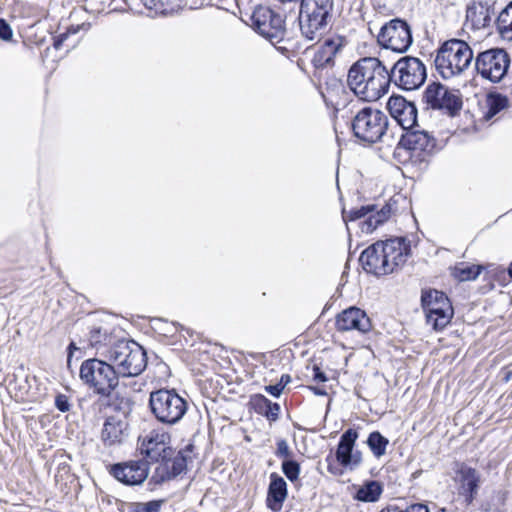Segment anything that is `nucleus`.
Instances as JSON below:
<instances>
[{"instance_id": "nucleus-1", "label": "nucleus", "mask_w": 512, "mask_h": 512, "mask_svg": "<svg viewBox=\"0 0 512 512\" xmlns=\"http://www.w3.org/2000/svg\"><path fill=\"white\" fill-rule=\"evenodd\" d=\"M347 84L361 100L376 101L388 91L389 70L378 58H361L350 67Z\"/></svg>"}, {"instance_id": "nucleus-2", "label": "nucleus", "mask_w": 512, "mask_h": 512, "mask_svg": "<svg viewBox=\"0 0 512 512\" xmlns=\"http://www.w3.org/2000/svg\"><path fill=\"white\" fill-rule=\"evenodd\" d=\"M473 58V51L465 41L450 39L437 50L434 63L437 72L444 79H450L467 70Z\"/></svg>"}, {"instance_id": "nucleus-3", "label": "nucleus", "mask_w": 512, "mask_h": 512, "mask_svg": "<svg viewBox=\"0 0 512 512\" xmlns=\"http://www.w3.org/2000/svg\"><path fill=\"white\" fill-rule=\"evenodd\" d=\"M106 357L115 367L118 377L137 376L147 363L145 351L134 341H118L108 349Z\"/></svg>"}, {"instance_id": "nucleus-4", "label": "nucleus", "mask_w": 512, "mask_h": 512, "mask_svg": "<svg viewBox=\"0 0 512 512\" xmlns=\"http://www.w3.org/2000/svg\"><path fill=\"white\" fill-rule=\"evenodd\" d=\"M80 379L94 393L104 397L110 396L119 383L115 367L96 358L85 360L81 364Z\"/></svg>"}, {"instance_id": "nucleus-5", "label": "nucleus", "mask_w": 512, "mask_h": 512, "mask_svg": "<svg viewBox=\"0 0 512 512\" xmlns=\"http://www.w3.org/2000/svg\"><path fill=\"white\" fill-rule=\"evenodd\" d=\"M149 407L157 421L171 426L182 420L188 403L175 389L162 388L150 393Z\"/></svg>"}, {"instance_id": "nucleus-6", "label": "nucleus", "mask_w": 512, "mask_h": 512, "mask_svg": "<svg viewBox=\"0 0 512 512\" xmlns=\"http://www.w3.org/2000/svg\"><path fill=\"white\" fill-rule=\"evenodd\" d=\"M333 9L332 0H301L299 22L305 38L315 40L323 34Z\"/></svg>"}, {"instance_id": "nucleus-7", "label": "nucleus", "mask_w": 512, "mask_h": 512, "mask_svg": "<svg viewBox=\"0 0 512 512\" xmlns=\"http://www.w3.org/2000/svg\"><path fill=\"white\" fill-rule=\"evenodd\" d=\"M388 127L387 115L376 108L364 107L353 118L354 135L368 143H375L382 138Z\"/></svg>"}, {"instance_id": "nucleus-8", "label": "nucleus", "mask_w": 512, "mask_h": 512, "mask_svg": "<svg viewBox=\"0 0 512 512\" xmlns=\"http://www.w3.org/2000/svg\"><path fill=\"white\" fill-rule=\"evenodd\" d=\"M475 69L478 75L491 83H499L507 75L511 58L502 48H490L475 56Z\"/></svg>"}, {"instance_id": "nucleus-9", "label": "nucleus", "mask_w": 512, "mask_h": 512, "mask_svg": "<svg viewBox=\"0 0 512 512\" xmlns=\"http://www.w3.org/2000/svg\"><path fill=\"white\" fill-rule=\"evenodd\" d=\"M426 67L423 62L411 56L400 58L389 71L390 82L403 90L418 89L426 80Z\"/></svg>"}, {"instance_id": "nucleus-10", "label": "nucleus", "mask_w": 512, "mask_h": 512, "mask_svg": "<svg viewBox=\"0 0 512 512\" xmlns=\"http://www.w3.org/2000/svg\"><path fill=\"white\" fill-rule=\"evenodd\" d=\"M421 302L427 323L435 330H442L450 323L453 317V308L443 292L438 290L425 291L422 293Z\"/></svg>"}, {"instance_id": "nucleus-11", "label": "nucleus", "mask_w": 512, "mask_h": 512, "mask_svg": "<svg viewBox=\"0 0 512 512\" xmlns=\"http://www.w3.org/2000/svg\"><path fill=\"white\" fill-rule=\"evenodd\" d=\"M377 40L385 49L397 53H404L412 44L411 29L407 22L395 18L382 26Z\"/></svg>"}, {"instance_id": "nucleus-12", "label": "nucleus", "mask_w": 512, "mask_h": 512, "mask_svg": "<svg viewBox=\"0 0 512 512\" xmlns=\"http://www.w3.org/2000/svg\"><path fill=\"white\" fill-rule=\"evenodd\" d=\"M398 202V198H391L389 202L380 210L374 212V205H366L360 208H354L350 211L343 210V220L355 221L367 217L361 222V230L363 233H372L380 224L385 222L392 213L396 212L394 205Z\"/></svg>"}, {"instance_id": "nucleus-13", "label": "nucleus", "mask_w": 512, "mask_h": 512, "mask_svg": "<svg viewBox=\"0 0 512 512\" xmlns=\"http://www.w3.org/2000/svg\"><path fill=\"white\" fill-rule=\"evenodd\" d=\"M251 26L271 42H279L284 34V20L268 7L258 6L251 15Z\"/></svg>"}, {"instance_id": "nucleus-14", "label": "nucleus", "mask_w": 512, "mask_h": 512, "mask_svg": "<svg viewBox=\"0 0 512 512\" xmlns=\"http://www.w3.org/2000/svg\"><path fill=\"white\" fill-rule=\"evenodd\" d=\"M424 100L433 109L444 110L453 116L461 109L460 97L441 83L433 82L426 87Z\"/></svg>"}, {"instance_id": "nucleus-15", "label": "nucleus", "mask_w": 512, "mask_h": 512, "mask_svg": "<svg viewBox=\"0 0 512 512\" xmlns=\"http://www.w3.org/2000/svg\"><path fill=\"white\" fill-rule=\"evenodd\" d=\"M109 473L125 485H140L149 475V463L146 460H130L116 463L110 467Z\"/></svg>"}, {"instance_id": "nucleus-16", "label": "nucleus", "mask_w": 512, "mask_h": 512, "mask_svg": "<svg viewBox=\"0 0 512 512\" xmlns=\"http://www.w3.org/2000/svg\"><path fill=\"white\" fill-rule=\"evenodd\" d=\"M387 108L393 119L406 131L415 127L417 122V108L414 103L402 96H391Z\"/></svg>"}, {"instance_id": "nucleus-17", "label": "nucleus", "mask_w": 512, "mask_h": 512, "mask_svg": "<svg viewBox=\"0 0 512 512\" xmlns=\"http://www.w3.org/2000/svg\"><path fill=\"white\" fill-rule=\"evenodd\" d=\"M168 443L169 435L167 433L152 430L140 439L139 450L142 455L152 461H160L161 458H166L168 452L171 451Z\"/></svg>"}, {"instance_id": "nucleus-18", "label": "nucleus", "mask_w": 512, "mask_h": 512, "mask_svg": "<svg viewBox=\"0 0 512 512\" xmlns=\"http://www.w3.org/2000/svg\"><path fill=\"white\" fill-rule=\"evenodd\" d=\"M335 324L337 330L342 332L355 330L360 333H367L372 327L366 312L354 306L339 313Z\"/></svg>"}, {"instance_id": "nucleus-19", "label": "nucleus", "mask_w": 512, "mask_h": 512, "mask_svg": "<svg viewBox=\"0 0 512 512\" xmlns=\"http://www.w3.org/2000/svg\"><path fill=\"white\" fill-rule=\"evenodd\" d=\"M378 243L383 253L382 257L387 260L388 268H391V273L406 262L410 246L405 238H392L378 241Z\"/></svg>"}, {"instance_id": "nucleus-20", "label": "nucleus", "mask_w": 512, "mask_h": 512, "mask_svg": "<svg viewBox=\"0 0 512 512\" xmlns=\"http://www.w3.org/2000/svg\"><path fill=\"white\" fill-rule=\"evenodd\" d=\"M128 437V423L124 418L109 416L101 431V441L106 447L122 445Z\"/></svg>"}, {"instance_id": "nucleus-21", "label": "nucleus", "mask_w": 512, "mask_h": 512, "mask_svg": "<svg viewBox=\"0 0 512 512\" xmlns=\"http://www.w3.org/2000/svg\"><path fill=\"white\" fill-rule=\"evenodd\" d=\"M400 143L412 153L418 155H428L433 152L436 147V140L427 131L416 130L414 128L408 130L402 136Z\"/></svg>"}, {"instance_id": "nucleus-22", "label": "nucleus", "mask_w": 512, "mask_h": 512, "mask_svg": "<svg viewBox=\"0 0 512 512\" xmlns=\"http://www.w3.org/2000/svg\"><path fill=\"white\" fill-rule=\"evenodd\" d=\"M161 461L155 468L151 477L154 484H162L163 482L174 479L186 470L187 461L182 453H178L173 458H161Z\"/></svg>"}, {"instance_id": "nucleus-23", "label": "nucleus", "mask_w": 512, "mask_h": 512, "mask_svg": "<svg viewBox=\"0 0 512 512\" xmlns=\"http://www.w3.org/2000/svg\"><path fill=\"white\" fill-rule=\"evenodd\" d=\"M382 255L380 245L376 242L361 253L359 261L366 272L377 276L387 275L391 273V268H388L387 260Z\"/></svg>"}, {"instance_id": "nucleus-24", "label": "nucleus", "mask_w": 512, "mask_h": 512, "mask_svg": "<svg viewBox=\"0 0 512 512\" xmlns=\"http://www.w3.org/2000/svg\"><path fill=\"white\" fill-rule=\"evenodd\" d=\"M357 438L358 434L353 429L346 430L340 438L336 459L344 467L357 466L361 462L360 453H352Z\"/></svg>"}, {"instance_id": "nucleus-25", "label": "nucleus", "mask_w": 512, "mask_h": 512, "mask_svg": "<svg viewBox=\"0 0 512 512\" xmlns=\"http://www.w3.org/2000/svg\"><path fill=\"white\" fill-rule=\"evenodd\" d=\"M457 475L459 494L464 496L467 504H470L477 495L480 484V474L476 469L462 464L457 470Z\"/></svg>"}, {"instance_id": "nucleus-26", "label": "nucleus", "mask_w": 512, "mask_h": 512, "mask_svg": "<svg viewBox=\"0 0 512 512\" xmlns=\"http://www.w3.org/2000/svg\"><path fill=\"white\" fill-rule=\"evenodd\" d=\"M287 483L283 477L279 476L277 473H272L270 475V483L268 487L267 494V506L272 511H280L283 502L287 498Z\"/></svg>"}, {"instance_id": "nucleus-27", "label": "nucleus", "mask_w": 512, "mask_h": 512, "mask_svg": "<svg viewBox=\"0 0 512 512\" xmlns=\"http://www.w3.org/2000/svg\"><path fill=\"white\" fill-rule=\"evenodd\" d=\"M342 46L343 41L339 36L325 38L315 54V62L321 66L332 63Z\"/></svg>"}, {"instance_id": "nucleus-28", "label": "nucleus", "mask_w": 512, "mask_h": 512, "mask_svg": "<svg viewBox=\"0 0 512 512\" xmlns=\"http://www.w3.org/2000/svg\"><path fill=\"white\" fill-rule=\"evenodd\" d=\"M466 18L474 29H482L491 22L490 10L482 3H473L467 7Z\"/></svg>"}, {"instance_id": "nucleus-29", "label": "nucleus", "mask_w": 512, "mask_h": 512, "mask_svg": "<svg viewBox=\"0 0 512 512\" xmlns=\"http://www.w3.org/2000/svg\"><path fill=\"white\" fill-rule=\"evenodd\" d=\"M143 5L154 10L155 13L168 14L173 13L180 8L186 7L184 0H141Z\"/></svg>"}, {"instance_id": "nucleus-30", "label": "nucleus", "mask_w": 512, "mask_h": 512, "mask_svg": "<svg viewBox=\"0 0 512 512\" xmlns=\"http://www.w3.org/2000/svg\"><path fill=\"white\" fill-rule=\"evenodd\" d=\"M508 106V99L499 93H491L486 100L487 111L484 118L486 120L492 119L496 114Z\"/></svg>"}, {"instance_id": "nucleus-31", "label": "nucleus", "mask_w": 512, "mask_h": 512, "mask_svg": "<svg viewBox=\"0 0 512 512\" xmlns=\"http://www.w3.org/2000/svg\"><path fill=\"white\" fill-rule=\"evenodd\" d=\"M497 28L502 38L512 40V4L503 9L497 18Z\"/></svg>"}, {"instance_id": "nucleus-32", "label": "nucleus", "mask_w": 512, "mask_h": 512, "mask_svg": "<svg viewBox=\"0 0 512 512\" xmlns=\"http://www.w3.org/2000/svg\"><path fill=\"white\" fill-rule=\"evenodd\" d=\"M382 493V487L377 481H369L358 489L356 498L363 502L377 501Z\"/></svg>"}, {"instance_id": "nucleus-33", "label": "nucleus", "mask_w": 512, "mask_h": 512, "mask_svg": "<svg viewBox=\"0 0 512 512\" xmlns=\"http://www.w3.org/2000/svg\"><path fill=\"white\" fill-rule=\"evenodd\" d=\"M367 444L372 451L373 455L377 458H380L386 453V448L389 444L387 438L381 435L378 431H374L370 433Z\"/></svg>"}, {"instance_id": "nucleus-34", "label": "nucleus", "mask_w": 512, "mask_h": 512, "mask_svg": "<svg viewBox=\"0 0 512 512\" xmlns=\"http://www.w3.org/2000/svg\"><path fill=\"white\" fill-rule=\"evenodd\" d=\"M482 267L479 265H461L455 268V277L459 281H470L476 279L481 273Z\"/></svg>"}, {"instance_id": "nucleus-35", "label": "nucleus", "mask_w": 512, "mask_h": 512, "mask_svg": "<svg viewBox=\"0 0 512 512\" xmlns=\"http://www.w3.org/2000/svg\"><path fill=\"white\" fill-rule=\"evenodd\" d=\"M163 503V500L132 503L129 507V512H159Z\"/></svg>"}, {"instance_id": "nucleus-36", "label": "nucleus", "mask_w": 512, "mask_h": 512, "mask_svg": "<svg viewBox=\"0 0 512 512\" xmlns=\"http://www.w3.org/2000/svg\"><path fill=\"white\" fill-rule=\"evenodd\" d=\"M282 471L290 481H295L299 477L300 466L296 461L284 460L282 463Z\"/></svg>"}, {"instance_id": "nucleus-37", "label": "nucleus", "mask_w": 512, "mask_h": 512, "mask_svg": "<svg viewBox=\"0 0 512 512\" xmlns=\"http://www.w3.org/2000/svg\"><path fill=\"white\" fill-rule=\"evenodd\" d=\"M107 339V330H103L101 327H94L90 331L89 341L93 347L105 342Z\"/></svg>"}, {"instance_id": "nucleus-38", "label": "nucleus", "mask_w": 512, "mask_h": 512, "mask_svg": "<svg viewBox=\"0 0 512 512\" xmlns=\"http://www.w3.org/2000/svg\"><path fill=\"white\" fill-rule=\"evenodd\" d=\"M55 406L61 412H67L70 410L69 399L66 395L59 394L55 398Z\"/></svg>"}, {"instance_id": "nucleus-39", "label": "nucleus", "mask_w": 512, "mask_h": 512, "mask_svg": "<svg viewBox=\"0 0 512 512\" xmlns=\"http://www.w3.org/2000/svg\"><path fill=\"white\" fill-rule=\"evenodd\" d=\"M12 35L13 33L10 25L4 19H0V38L7 41L12 38Z\"/></svg>"}, {"instance_id": "nucleus-40", "label": "nucleus", "mask_w": 512, "mask_h": 512, "mask_svg": "<svg viewBox=\"0 0 512 512\" xmlns=\"http://www.w3.org/2000/svg\"><path fill=\"white\" fill-rule=\"evenodd\" d=\"M276 455L278 457L287 458L290 456V449L285 440H279L277 442V451Z\"/></svg>"}, {"instance_id": "nucleus-41", "label": "nucleus", "mask_w": 512, "mask_h": 512, "mask_svg": "<svg viewBox=\"0 0 512 512\" xmlns=\"http://www.w3.org/2000/svg\"><path fill=\"white\" fill-rule=\"evenodd\" d=\"M186 7L190 9H199L206 5H211V0H184Z\"/></svg>"}, {"instance_id": "nucleus-42", "label": "nucleus", "mask_w": 512, "mask_h": 512, "mask_svg": "<svg viewBox=\"0 0 512 512\" xmlns=\"http://www.w3.org/2000/svg\"><path fill=\"white\" fill-rule=\"evenodd\" d=\"M268 408L269 410L266 413L267 417L275 420L280 410L279 405L277 403L272 404L271 402H268Z\"/></svg>"}, {"instance_id": "nucleus-43", "label": "nucleus", "mask_w": 512, "mask_h": 512, "mask_svg": "<svg viewBox=\"0 0 512 512\" xmlns=\"http://www.w3.org/2000/svg\"><path fill=\"white\" fill-rule=\"evenodd\" d=\"M265 390L274 397H279L283 391L282 386L278 383L275 385H268L265 387Z\"/></svg>"}, {"instance_id": "nucleus-44", "label": "nucleus", "mask_w": 512, "mask_h": 512, "mask_svg": "<svg viewBox=\"0 0 512 512\" xmlns=\"http://www.w3.org/2000/svg\"><path fill=\"white\" fill-rule=\"evenodd\" d=\"M314 379L320 382H325L327 380L326 375L322 372L318 367L314 368Z\"/></svg>"}, {"instance_id": "nucleus-45", "label": "nucleus", "mask_w": 512, "mask_h": 512, "mask_svg": "<svg viewBox=\"0 0 512 512\" xmlns=\"http://www.w3.org/2000/svg\"><path fill=\"white\" fill-rule=\"evenodd\" d=\"M290 381H291V377L288 374H284L281 376L278 384L282 386V389H284L285 386L290 383Z\"/></svg>"}, {"instance_id": "nucleus-46", "label": "nucleus", "mask_w": 512, "mask_h": 512, "mask_svg": "<svg viewBox=\"0 0 512 512\" xmlns=\"http://www.w3.org/2000/svg\"><path fill=\"white\" fill-rule=\"evenodd\" d=\"M67 38V33L61 34L54 42V47L59 49L63 43V41Z\"/></svg>"}, {"instance_id": "nucleus-47", "label": "nucleus", "mask_w": 512, "mask_h": 512, "mask_svg": "<svg viewBox=\"0 0 512 512\" xmlns=\"http://www.w3.org/2000/svg\"><path fill=\"white\" fill-rule=\"evenodd\" d=\"M311 390H313V392L316 395H326V391L324 389L317 388V387H311Z\"/></svg>"}, {"instance_id": "nucleus-48", "label": "nucleus", "mask_w": 512, "mask_h": 512, "mask_svg": "<svg viewBox=\"0 0 512 512\" xmlns=\"http://www.w3.org/2000/svg\"><path fill=\"white\" fill-rule=\"evenodd\" d=\"M122 404H124V410H123V415L125 416L128 412H129V401L126 400V401H121Z\"/></svg>"}, {"instance_id": "nucleus-49", "label": "nucleus", "mask_w": 512, "mask_h": 512, "mask_svg": "<svg viewBox=\"0 0 512 512\" xmlns=\"http://www.w3.org/2000/svg\"><path fill=\"white\" fill-rule=\"evenodd\" d=\"M79 28H80V26H77L76 28L72 27V28H70V29L68 30V33H73V34H75V33H77V32H78Z\"/></svg>"}, {"instance_id": "nucleus-50", "label": "nucleus", "mask_w": 512, "mask_h": 512, "mask_svg": "<svg viewBox=\"0 0 512 512\" xmlns=\"http://www.w3.org/2000/svg\"><path fill=\"white\" fill-rule=\"evenodd\" d=\"M508 274L512 278V263L510 264V266L508 268Z\"/></svg>"}, {"instance_id": "nucleus-51", "label": "nucleus", "mask_w": 512, "mask_h": 512, "mask_svg": "<svg viewBox=\"0 0 512 512\" xmlns=\"http://www.w3.org/2000/svg\"><path fill=\"white\" fill-rule=\"evenodd\" d=\"M71 349H76V347H75L74 343H71V344L69 345V350H71Z\"/></svg>"}]
</instances>
